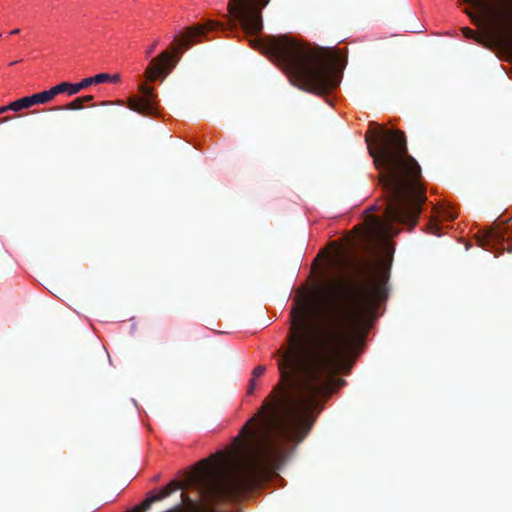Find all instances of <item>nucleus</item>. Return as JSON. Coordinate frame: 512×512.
I'll return each mask as SVG.
<instances>
[{"mask_svg": "<svg viewBox=\"0 0 512 512\" xmlns=\"http://www.w3.org/2000/svg\"><path fill=\"white\" fill-rule=\"evenodd\" d=\"M357 267L362 281L335 279L327 288L323 308L324 329L320 335L311 328V297L300 292L290 312L288 346L279 350L280 383L264 401L258 415L243 427L260 422L256 455L242 460L235 453L228 458L218 452L203 459L190 476L192 485L207 503L228 500L257 480L262 457L280 454L285 443L298 444L311 431L321 406L320 397L345 384L336 378L348 374L350 359L361 335L380 302L388 295V273L374 271L366 263Z\"/></svg>", "mask_w": 512, "mask_h": 512, "instance_id": "1", "label": "nucleus"}, {"mask_svg": "<svg viewBox=\"0 0 512 512\" xmlns=\"http://www.w3.org/2000/svg\"><path fill=\"white\" fill-rule=\"evenodd\" d=\"M365 140L379 171L385 211L383 218L374 215L367 218L361 238L367 242H382L398 233L394 223L416 225L426 194L420 165L408 153L403 131L380 127L373 131L372 137L366 135Z\"/></svg>", "mask_w": 512, "mask_h": 512, "instance_id": "2", "label": "nucleus"}, {"mask_svg": "<svg viewBox=\"0 0 512 512\" xmlns=\"http://www.w3.org/2000/svg\"><path fill=\"white\" fill-rule=\"evenodd\" d=\"M263 53L286 73L291 84L316 95H325L340 84L335 58L324 48L311 47L287 36L272 37Z\"/></svg>", "mask_w": 512, "mask_h": 512, "instance_id": "3", "label": "nucleus"}, {"mask_svg": "<svg viewBox=\"0 0 512 512\" xmlns=\"http://www.w3.org/2000/svg\"><path fill=\"white\" fill-rule=\"evenodd\" d=\"M225 24L218 21H207L204 25H195L187 28L180 36H176L170 50L161 52L153 58L145 71V77L149 81L165 79L177 65L184 50L196 41L197 37L204 35L208 31L225 30Z\"/></svg>", "mask_w": 512, "mask_h": 512, "instance_id": "4", "label": "nucleus"}, {"mask_svg": "<svg viewBox=\"0 0 512 512\" xmlns=\"http://www.w3.org/2000/svg\"><path fill=\"white\" fill-rule=\"evenodd\" d=\"M270 0H229L228 18L231 29L240 24L246 34H257L262 28V9Z\"/></svg>", "mask_w": 512, "mask_h": 512, "instance_id": "5", "label": "nucleus"}, {"mask_svg": "<svg viewBox=\"0 0 512 512\" xmlns=\"http://www.w3.org/2000/svg\"><path fill=\"white\" fill-rule=\"evenodd\" d=\"M480 11V14L466 10L465 13L477 25L491 24L504 32L509 31L512 21V12L509 0H465Z\"/></svg>", "mask_w": 512, "mask_h": 512, "instance_id": "6", "label": "nucleus"}, {"mask_svg": "<svg viewBox=\"0 0 512 512\" xmlns=\"http://www.w3.org/2000/svg\"><path fill=\"white\" fill-rule=\"evenodd\" d=\"M139 95H133L127 100V107L143 116H152L157 112V94L146 83L139 86Z\"/></svg>", "mask_w": 512, "mask_h": 512, "instance_id": "7", "label": "nucleus"}, {"mask_svg": "<svg viewBox=\"0 0 512 512\" xmlns=\"http://www.w3.org/2000/svg\"><path fill=\"white\" fill-rule=\"evenodd\" d=\"M478 245L484 249L490 250L496 245H503L505 242V233L497 229H487L477 237Z\"/></svg>", "mask_w": 512, "mask_h": 512, "instance_id": "8", "label": "nucleus"}, {"mask_svg": "<svg viewBox=\"0 0 512 512\" xmlns=\"http://www.w3.org/2000/svg\"><path fill=\"white\" fill-rule=\"evenodd\" d=\"M87 87H89V81H86V79H83L81 82L75 84L69 82H61L55 86L58 95L61 93L75 95Z\"/></svg>", "mask_w": 512, "mask_h": 512, "instance_id": "9", "label": "nucleus"}, {"mask_svg": "<svg viewBox=\"0 0 512 512\" xmlns=\"http://www.w3.org/2000/svg\"><path fill=\"white\" fill-rule=\"evenodd\" d=\"M35 98V103L37 104H47L51 102L58 94L55 86L50 88L49 90H45L39 93L33 94Z\"/></svg>", "mask_w": 512, "mask_h": 512, "instance_id": "10", "label": "nucleus"}, {"mask_svg": "<svg viewBox=\"0 0 512 512\" xmlns=\"http://www.w3.org/2000/svg\"><path fill=\"white\" fill-rule=\"evenodd\" d=\"M179 488V484L175 481L168 484L166 487H164L159 493L155 494L156 499L159 501L165 499L168 497L171 493H173L175 490Z\"/></svg>", "mask_w": 512, "mask_h": 512, "instance_id": "11", "label": "nucleus"}, {"mask_svg": "<svg viewBox=\"0 0 512 512\" xmlns=\"http://www.w3.org/2000/svg\"><path fill=\"white\" fill-rule=\"evenodd\" d=\"M84 106L80 100V98H76L74 99L73 101H71L70 103L66 104L65 106H54L52 108H50V110H54V111H57V110H80L82 109Z\"/></svg>", "mask_w": 512, "mask_h": 512, "instance_id": "12", "label": "nucleus"}, {"mask_svg": "<svg viewBox=\"0 0 512 512\" xmlns=\"http://www.w3.org/2000/svg\"><path fill=\"white\" fill-rule=\"evenodd\" d=\"M85 79H86V81H89V86H90L92 84H100V83H105V82L109 81L111 79V75H109L107 73H100L93 77H88Z\"/></svg>", "mask_w": 512, "mask_h": 512, "instance_id": "13", "label": "nucleus"}, {"mask_svg": "<svg viewBox=\"0 0 512 512\" xmlns=\"http://www.w3.org/2000/svg\"><path fill=\"white\" fill-rule=\"evenodd\" d=\"M159 501L158 499H156V495H152V496H148L141 504L139 507H136L135 509H138V511L140 512H145L147 510L150 509L151 505L154 503V502H157Z\"/></svg>", "mask_w": 512, "mask_h": 512, "instance_id": "14", "label": "nucleus"}, {"mask_svg": "<svg viewBox=\"0 0 512 512\" xmlns=\"http://www.w3.org/2000/svg\"><path fill=\"white\" fill-rule=\"evenodd\" d=\"M462 33L466 38L474 39L477 42H482V37L469 27L462 28Z\"/></svg>", "mask_w": 512, "mask_h": 512, "instance_id": "15", "label": "nucleus"}, {"mask_svg": "<svg viewBox=\"0 0 512 512\" xmlns=\"http://www.w3.org/2000/svg\"><path fill=\"white\" fill-rule=\"evenodd\" d=\"M23 104L24 109L31 108L32 106L36 105L34 95L25 96L20 98Z\"/></svg>", "mask_w": 512, "mask_h": 512, "instance_id": "16", "label": "nucleus"}, {"mask_svg": "<svg viewBox=\"0 0 512 512\" xmlns=\"http://www.w3.org/2000/svg\"><path fill=\"white\" fill-rule=\"evenodd\" d=\"M9 111L19 112L21 110H24L23 104L21 99H17L11 103L8 104Z\"/></svg>", "mask_w": 512, "mask_h": 512, "instance_id": "17", "label": "nucleus"}, {"mask_svg": "<svg viewBox=\"0 0 512 512\" xmlns=\"http://www.w3.org/2000/svg\"><path fill=\"white\" fill-rule=\"evenodd\" d=\"M265 371H266L265 366H263V365L256 366L253 370V378L255 379L256 377L263 375L265 373Z\"/></svg>", "mask_w": 512, "mask_h": 512, "instance_id": "18", "label": "nucleus"}, {"mask_svg": "<svg viewBox=\"0 0 512 512\" xmlns=\"http://www.w3.org/2000/svg\"><path fill=\"white\" fill-rule=\"evenodd\" d=\"M429 229H430V233L437 235V236L440 235V233H439L440 227L437 223H431Z\"/></svg>", "mask_w": 512, "mask_h": 512, "instance_id": "19", "label": "nucleus"}, {"mask_svg": "<svg viewBox=\"0 0 512 512\" xmlns=\"http://www.w3.org/2000/svg\"><path fill=\"white\" fill-rule=\"evenodd\" d=\"M443 217L446 220L452 221V220H454L457 217V215L454 212H451V211H444L443 212Z\"/></svg>", "mask_w": 512, "mask_h": 512, "instance_id": "20", "label": "nucleus"}, {"mask_svg": "<svg viewBox=\"0 0 512 512\" xmlns=\"http://www.w3.org/2000/svg\"><path fill=\"white\" fill-rule=\"evenodd\" d=\"M352 263L350 260H347V259H339V265L342 267V268H346L348 266H350Z\"/></svg>", "mask_w": 512, "mask_h": 512, "instance_id": "21", "label": "nucleus"}, {"mask_svg": "<svg viewBox=\"0 0 512 512\" xmlns=\"http://www.w3.org/2000/svg\"><path fill=\"white\" fill-rule=\"evenodd\" d=\"M254 390H255V379H254V378H252V379L250 380V383H249L248 391H247V392H248V394H250V395H251V394H253Z\"/></svg>", "mask_w": 512, "mask_h": 512, "instance_id": "22", "label": "nucleus"}, {"mask_svg": "<svg viewBox=\"0 0 512 512\" xmlns=\"http://www.w3.org/2000/svg\"><path fill=\"white\" fill-rule=\"evenodd\" d=\"M157 45H158V41H155V42H154V43H153V44H152V45H151V46L146 50V55H147V56H150V55L154 52V50H155V48H156V46H157Z\"/></svg>", "mask_w": 512, "mask_h": 512, "instance_id": "23", "label": "nucleus"}, {"mask_svg": "<svg viewBox=\"0 0 512 512\" xmlns=\"http://www.w3.org/2000/svg\"><path fill=\"white\" fill-rule=\"evenodd\" d=\"M82 104L84 105V103L86 102H91L94 98L92 95H86V96H82V97H79Z\"/></svg>", "mask_w": 512, "mask_h": 512, "instance_id": "24", "label": "nucleus"}, {"mask_svg": "<svg viewBox=\"0 0 512 512\" xmlns=\"http://www.w3.org/2000/svg\"><path fill=\"white\" fill-rule=\"evenodd\" d=\"M12 119H13V116H5L3 118H0V124L6 123V122H8V121H10Z\"/></svg>", "mask_w": 512, "mask_h": 512, "instance_id": "25", "label": "nucleus"}, {"mask_svg": "<svg viewBox=\"0 0 512 512\" xmlns=\"http://www.w3.org/2000/svg\"><path fill=\"white\" fill-rule=\"evenodd\" d=\"M119 80H120V76L115 74V75L111 76V79L109 81L118 82Z\"/></svg>", "mask_w": 512, "mask_h": 512, "instance_id": "26", "label": "nucleus"}, {"mask_svg": "<svg viewBox=\"0 0 512 512\" xmlns=\"http://www.w3.org/2000/svg\"><path fill=\"white\" fill-rule=\"evenodd\" d=\"M7 111H9L8 105L0 107V114L6 113Z\"/></svg>", "mask_w": 512, "mask_h": 512, "instance_id": "27", "label": "nucleus"}, {"mask_svg": "<svg viewBox=\"0 0 512 512\" xmlns=\"http://www.w3.org/2000/svg\"><path fill=\"white\" fill-rule=\"evenodd\" d=\"M20 32V29L16 28L10 32L11 35L18 34Z\"/></svg>", "mask_w": 512, "mask_h": 512, "instance_id": "28", "label": "nucleus"}, {"mask_svg": "<svg viewBox=\"0 0 512 512\" xmlns=\"http://www.w3.org/2000/svg\"><path fill=\"white\" fill-rule=\"evenodd\" d=\"M181 497L184 499L186 497V495L184 493H182Z\"/></svg>", "mask_w": 512, "mask_h": 512, "instance_id": "29", "label": "nucleus"}, {"mask_svg": "<svg viewBox=\"0 0 512 512\" xmlns=\"http://www.w3.org/2000/svg\"><path fill=\"white\" fill-rule=\"evenodd\" d=\"M507 249H508L509 252H512V248L508 247Z\"/></svg>", "mask_w": 512, "mask_h": 512, "instance_id": "30", "label": "nucleus"}, {"mask_svg": "<svg viewBox=\"0 0 512 512\" xmlns=\"http://www.w3.org/2000/svg\"><path fill=\"white\" fill-rule=\"evenodd\" d=\"M131 512H140V511H138V509H134V510H133V511H131Z\"/></svg>", "mask_w": 512, "mask_h": 512, "instance_id": "31", "label": "nucleus"}]
</instances>
